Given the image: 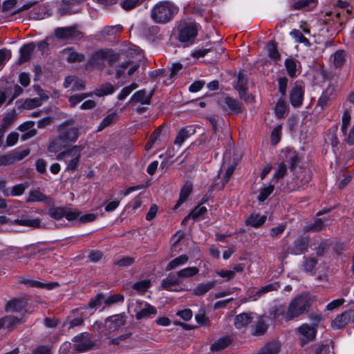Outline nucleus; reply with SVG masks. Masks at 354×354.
I'll use <instances>...</instances> for the list:
<instances>
[{
	"mask_svg": "<svg viewBox=\"0 0 354 354\" xmlns=\"http://www.w3.org/2000/svg\"><path fill=\"white\" fill-rule=\"evenodd\" d=\"M177 11V7L171 2L160 1L153 8L151 17L155 22L163 24L169 21Z\"/></svg>",
	"mask_w": 354,
	"mask_h": 354,
	"instance_id": "obj_2",
	"label": "nucleus"
},
{
	"mask_svg": "<svg viewBox=\"0 0 354 354\" xmlns=\"http://www.w3.org/2000/svg\"><path fill=\"white\" fill-rule=\"evenodd\" d=\"M141 0H124L120 3L122 8L125 10H130L140 4Z\"/></svg>",
	"mask_w": 354,
	"mask_h": 354,
	"instance_id": "obj_58",
	"label": "nucleus"
},
{
	"mask_svg": "<svg viewBox=\"0 0 354 354\" xmlns=\"http://www.w3.org/2000/svg\"><path fill=\"white\" fill-rule=\"evenodd\" d=\"M344 299H334L327 304L326 308L327 310L332 311L342 306L344 303Z\"/></svg>",
	"mask_w": 354,
	"mask_h": 354,
	"instance_id": "obj_64",
	"label": "nucleus"
},
{
	"mask_svg": "<svg viewBox=\"0 0 354 354\" xmlns=\"http://www.w3.org/2000/svg\"><path fill=\"white\" fill-rule=\"evenodd\" d=\"M55 34L57 38L62 39H74L81 37V32L75 27L57 28Z\"/></svg>",
	"mask_w": 354,
	"mask_h": 354,
	"instance_id": "obj_10",
	"label": "nucleus"
},
{
	"mask_svg": "<svg viewBox=\"0 0 354 354\" xmlns=\"http://www.w3.org/2000/svg\"><path fill=\"white\" fill-rule=\"evenodd\" d=\"M115 91V87L111 84L106 83L96 91L95 95L97 96H103L111 94Z\"/></svg>",
	"mask_w": 354,
	"mask_h": 354,
	"instance_id": "obj_49",
	"label": "nucleus"
},
{
	"mask_svg": "<svg viewBox=\"0 0 354 354\" xmlns=\"http://www.w3.org/2000/svg\"><path fill=\"white\" fill-rule=\"evenodd\" d=\"M15 223L19 224L24 226H29L32 227H39L40 226V220L39 218L35 219H16L14 221Z\"/></svg>",
	"mask_w": 354,
	"mask_h": 354,
	"instance_id": "obj_48",
	"label": "nucleus"
},
{
	"mask_svg": "<svg viewBox=\"0 0 354 354\" xmlns=\"http://www.w3.org/2000/svg\"><path fill=\"white\" fill-rule=\"evenodd\" d=\"M20 322V319L15 316L10 315L0 319V328H12L15 325Z\"/></svg>",
	"mask_w": 354,
	"mask_h": 354,
	"instance_id": "obj_31",
	"label": "nucleus"
},
{
	"mask_svg": "<svg viewBox=\"0 0 354 354\" xmlns=\"http://www.w3.org/2000/svg\"><path fill=\"white\" fill-rule=\"evenodd\" d=\"M198 29L195 23L185 22L178 26V39L180 42H193L197 35Z\"/></svg>",
	"mask_w": 354,
	"mask_h": 354,
	"instance_id": "obj_5",
	"label": "nucleus"
},
{
	"mask_svg": "<svg viewBox=\"0 0 354 354\" xmlns=\"http://www.w3.org/2000/svg\"><path fill=\"white\" fill-rule=\"evenodd\" d=\"M279 288V285L278 283H270L267 286L261 287L259 290L256 292V295H254V300H257L261 295L266 294L270 291L277 290Z\"/></svg>",
	"mask_w": 354,
	"mask_h": 354,
	"instance_id": "obj_36",
	"label": "nucleus"
},
{
	"mask_svg": "<svg viewBox=\"0 0 354 354\" xmlns=\"http://www.w3.org/2000/svg\"><path fill=\"white\" fill-rule=\"evenodd\" d=\"M73 341L74 342V348L78 353L88 351L95 346L96 342L86 333L76 335L73 339Z\"/></svg>",
	"mask_w": 354,
	"mask_h": 354,
	"instance_id": "obj_6",
	"label": "nucleus"
},
{
	"mask_svg": "<svg viewBox=\"0 0 354 354\" xmlns=\"http://www.w3.org/2000/svg\"><path fill=\"white\" fill-rule=\"evenodd\" d=\"M124 301V296L122 294H116L114 295H111L108 297L104 299V303L106 305H110L112 304L122 302Z\"/></svg>",
	"mask_w": 354,
	"mask_h": 354,
	"instance_id": "obj_62",
	"label": "nucleus"
},
{
	"mask_svg": "<svg viewBox=\"0 0 354 354\" xmlns=\"http://www.w3.org/2000/svg\"><path fill=\"white\" fill-rule=\"evenodd\" d=\"M234 171V167L233 165H230L227 169L225 171V174L223 175L222 178L221 183H215V186L218 187V189H223L224 186L229 181L231 176L232 175L233 172Z\"/></svg>",
	"mask_w": 354,
	"mask_h": 354,
	"instance_id": "obj_45",
	"label": "nucleus"
},
{
	"mask_svg": "<svg viewBox=\"0 0 354 354\" xmlns=\"http://www.w3.org/2000/svg\"><path fill=\"white\" fill-rule=\"evenodd\" d=\"M351 316L348 312L346 311L341 315L337 316L332 322V326L335 328H344L350 320Z\"/></svg>",
	"mask_w": 354,
	"mask_h": 354,
	"instance_id": "obj_24",
	"label": "nucleus"
},
{
	"mask_svg": "<svg viewBox=\"0 0 354 354\" xmlns=\"http://www.w3.org/2000/svg\"><path fill=\"white\" fill-rule=\"evenodd\" d=\"M279 350V343L274 341L266 344L257 354H277Z\"/></svg>",
	"mask_w": 354,
	"mask_h": 354,
	"instance_id": "obj_27",
	"label": "nucleus"
},
{
	"mask_svg": "<svg viewBox=\"0 0 354 354\" xmlns=\"http://www.w3.org/2000/svg\"><path fill=\"white\" fill-rule=\"evenodd\" d=\"M26 305V301L24 299H13L6 304V310L8 313L19 312L25 308Z\"/></svg>",
	"mask_w": 354,
	"mask_h": 354,
	"instance_id": "obj_15",
	"label": "nucleus"
},
{
	"mask_svg": "<svg viewBox=\"0 0 354 354\" xmlns=\"http://www.w3.org/2000/svg\"><path fill=\"white\" fill-rule=\"evenodd\" d=\"M82 147L75 145L68 150L59 153L57 159L66 164V170L74 171L77 169L81 158Z\"/></svg>",
	"mask_w": 354,
	"mask_h": 354,
	"instance_id": "obj_3",
	"label": "nucleus"
},
{
	"mask_svg": "<svg viewBox=\"0 0 354 354\" xmlns=\"http://www.w3.org/2000/svg\"><path fill=\"white\" fill-rule=\"evenodd\" d=\"M122 30V26L120 24L114 26H106L102 29L101 33L104 35H112L116 32H121Z\"/></svg>",
	"mask_w": 354,
	"mask_h": 354,
	"instance_id": "obj_51",
	"label": "nucleus"
},
{
	"mask_svg": "<svg viewBox=\"0 0 354 354\" xmlns=\"http://www.w3.org/2000/svg\"><path fill=\"white\" fill-rule=\"evenodd\" d=\"M41 105V100L39 98L27 99L24 106L28 109H34Z\"/></svg>",
	"mask_w": 354,
	"mask_h": 354,
	"instance_id": "obj_63",
	"label": "nucleus"
},
{
	"mask_svg": "<svg viewBox=\"0 0 354 354\" xmlns=\"http://www.w3.org/2000/svg\"><path fill=\"white\" fill-rule=\"evenodd\" d=\"M310 305L311 301L307 295H298L290 301L285 315L286 319L291 320L304 314L308 311Z\"/></svg>",
	"mask_w": 354,
	"mask_h": 354,
	"instance_id": "obj_1",
	"label": "nucleus"
},
{
	"mask_svg": "<svg viewBox=\"0 0 354 354\" xmlns=\"http://www.w3.org/2000/svg\"><path fill=\"white\" fill-rule=\"evenodd\" d=\"M28 183H20L18 185H16L13 186L11 189V190L9 189L8 192V196H19L22 195L25 190L28 188Z\"/></svg>",
	"mask_w": 354,
	"mask_h": 354,
	"instance_id": "obj_40",
	"label": "nucleus"
},
{
	"mask_svg": "<svg viewBox=\"0 0 354 354\" xmlns=\"http://www.w3.org/2000/svg\"><path fill=\"white\" fill-rule=\"evenodd\" d=\"M252 319L253 317L250 313H241L236 316L234 319V326L236 328L241 329L250 324Z\"/></svg>",
	"mask_w": 354,
	"mask_h": 354,
	"instance_id": "obj_20",
	"label": "nucleus"
},
{
	"mask_svg": "<svg viewBox=\"0 0 354 354\" xmlns=\"http://www.w3.org/2000/svg\"><path fill=\"white\" fill-rule=\"evenodd\" d=\"M115 115V113H112L105 117L98 127L97 131H101L106 127L110 125L114 120Z\"/></svg>",
	"mask_w": 354,
	"mask_h": 354,
	"instance_id": "obj_60",
	"label": "nucleus"
},
{
	"mask_svg": "<svg viewBox=\"0 0 354 354\" xmlns=\"http://www.w3.org/2000/svg\"><path fill=\"white\" fill-rule=\"evenodd\" d=\"M195 133V129L192 126L182 128L178 133L174 144L180 146L185 140Z\"/></svg>",
	"mask_w": 354,
	"mask_h": 354,
	"instance_id": "obj_16",
	"label": "nucleus"
},
{
	"mask_svg": "<svg viewBox=\"0 0 354 354\" xmlns=\"http://www.w3.org/2000/svg\"><path fill=\"white\" fill-rule=\"evenodd\" d=\"M287 168L284 163H280L278 168L273 174V178L279 180L282 178L286 174Z\"/></svg>",
	"mask_w": 354,
	"mask_h": 354,
	"instance_id": "obj_61",
	"label": "nucleus"
},
{
	"mask_svg": "<svg viewBox=\"0 0 354 354\" xmlns=\"http://www.w3.org/2000/svg\"><path fill=\"white\" fill-rule=\"evenodd\" d=\"M282 127L281 124H278L275 127L271 133V142L273 145H277L281 138V132Z\"/></svg>",
	"mask_w": 354,
	"mask_h": 354,
	"instance_id": "obj_57",
	"label": "nucleus"
},
{
	"mask_svg": "<svg viewBox=\"0 0 354 354\" xmlns=\"http://www.w3.org/2000/svg\"><path fill=\"white\" fill-rule=\"evenodd\" d=\"M47 198L46 196L39 190H31L29 192L27 202H43Z\"/></svg>",
	"mask_w": 354,
	"mask_h": 354,
	"instance_id": "obj_37",
	"label": "nucleus"
},
{
	"mask_svg": "<svg viewBox=\"0 0 354 354\" xmlns=\"http://www.w3.org/2000/svg\"><path fill=\"white\" fill-rule=\"evenodd\" d=\"M137 87L138 85L136 84H131V85L123 88L118 95V99L119 100H124Z\"/></svg>",
	"mask_w": 354,
	"mask_h": 354,
	"instance_id": "obj_53",
	"label": "nucleus"
},
{
	"mask_svg": "<svg viewBox=\"0 0 354 354\" xmlns=\"http://www.w3.org/2000/svg\"><path fill=\"white\" fill-rule=\"evenodd\" d=\"M73 120H68L59 127V140L64 144L74 143L79 137V129L77 127H67L68 124H73Z\"/></svg>",
	"mask_w": 354,
	"mask_h": 354,
	"instance_id": "obj_4",
	"label": "nucleus"
},
{
	"mask_svg": "<svg viewBox=\"0 0 354 354\" xmlns=\"http://www.w3.org/2000/svg\"><path fill=\"white\" fill-rule=\"evenodd\" d=\"M21 282L30 287L44 288L46 290H51L56 286H58L57 283H43L30 278H21Z\"/></svg>",
	"mask_w": 354,
	"mask_h": 354,
	"instance_id": "obj_14",
	"label": "nucleus"
},
{
	"mask_svg": "<svg viewBox=\"0 0 354 354\" xmlns=\"http://www.w3.org/2000/svg\"><path fill=\"white\" fill-rule=\"evenodd\" d=\"M330 224L329 220L326 218H317L315 222L304 228L305 232H319L326 225Z\"/></svg>",
	"mask_w": 354,
	"mask_h": 354,
	"instance_id": "obj_23",
	"label": "nucleus"
},
{
	"mask_svg": "<svg viewBox=\"0 0 354 354\" xmlns=\"http://www.w3.org/2000/svg\"><path fill=\"white\" fill-rule=\"evenodd\" d=\"M290 35L295 39L296 42L304 44L306 46H310L309 40L299 30L294 29L290 32Z\"/></svg>",
	"mask_w": 354,
	"mask_h": 354,
	"instance_id": "obj_44",
	"label": "nucleus"
},
{
	"mask_svg": "<svg viewBox=\"0 0 354 354\" xmlns=\"http://www.w3.org/2000/svg\"><path fill=\"white\" fill-rule=\"evenodd\" d=\"M64 86L68 88L71 86L73 90L80 91L84 88V84L82 81H79L73 76H68L65 79Z\"/></svg>",
	"mask_w": 354,
	"mask_h": 354,
	"instance_id": "obj_30",
	"label": "nucleus"
},
{
	"mask_svg": "<svg viewBox=\"0 0 354 354\" xmlns=\"http://www.w3.org/2000/svg\"><path fill=\"white\" fill-rule=\"evenodd\" d=\"M50 216L56 219V220H60L63 218L65 216V208L62 207H56L53 208L49 212Z\"/></svg>",
	"mask_w": 354,
	"mask_h": 354,
	"instance_id": "obj_55",
	"label": "nucleus"
},
{
	"mask_svg": "<svg viewBox=\"0 0 354 354\" xmlns=\"http://www.w3.org/2000/svg\"><path fill=\"white\" fill-rule=\"evenodd\" d=\"M153 92L147 93L145 90H139L131 97L129 103L149 104Z\"/></svg>",
	"mask_w": 354,
	"mask_h": 354,
	"instance_id": "obj_13",
	"label": "nucleus"
},
{
	"mask_svg": "<svg viewBox=\"0 0 354 354\" xmlns=\"http://www.w3.org/2000/svg\"><path fill=\"white\" fill-rule=\"evenodd\" d=\"M235 88L239 92L240 95L247 89V79L242 74H239L238 76L237 82L234 85Z\"/></svg>",
	"mask_w": 354,
	"mask_h": 354,
	"instance_id": "obj_46",
	"label": "nucleus"
},
{
	"mask_svg": "<svg viewBox=\"0 0 354 354\" xmlns=\"http://www.w3.org/2000/svg\"><path fill=\"white\" fill-rule=\"evenodd\" d=\"M276 116L279 118H283L288 113V105L282 98L279 99L276 104L274 109Z\"/></svg>",
	"mask_w": 354,
	"mask_h": 354,
	"instance_id": "obj_26",
	"label": "nucleus"
},
{
	"mask_svg": "<svg viewBox=\"0 0 354 354\" xmlns=\"http://www.w3.org/2000/svg\"><path fill=\"white\" fill-rule=\"evenodd\" d=\"M12 158V162L19 161L26 157L30 153L28 149L23 150L15 149L10 152Z\"/></svg>",
	"mask_w": 354,
	"mask_h": 354,
	"instance_id": "obj_47",
	"label": "nucleus"
},
{
	"mask_svg": "<svg viewBox=\"0 0 354 354\" xmlns=\"http://www.w3.org/2000/svg\"><path fill=\"white\" fill-rule=\"evenodd\" d=\"M207 212V208L205 206L198 205L190 213L188 214L183 221V223L185 222L189 218L193 219H197L201 218Z\"/></svg>",
	"mask_w": 354,
	"mask_h": 354,
	"instance_id": "obj_34",
	"label": "nucleus"
},
{
	"mask_svg": "<svg viewBox=\"0 0 354 354\" xmlns=\"http://www.w3.org/2000/svg\"><path fill=\"white\" fill-rule=\"evenodd\" d=\"M113 56V54L111 50L102 49L93 55L91 62L94 65H102L105 61L112 62L113 60L112 59Z\"/></svg>",
	"mask_w": 354,
	"mask_h": 354,
	"instance_id": "obj_11",
	"label": "nucleus"
},
{
	"mask_svg": "<svg viewBox=\"0 0 354 354\" xmlns=\"http://www.w3.org/2000/svg\"><path fill=\"white\" fill-rule=\"evenodd\" d=\"M105 322L109 332H113L124 325L126 317L122 314L115 315L106 319Z\"/></svg>",
	"mask_w": 354,
	"mask_h": 354,
	"instance_id": "obj_12",
	"label": "nucleus"
},
{
	"mask_svg": "<svg viewBox=\"0 0 354 354\" xmlns=\"http://www.w3.org/2000/svg\"><path fill=\"white\" fill-rule=\"evenodd\" d=\"M64 53L66 55V59L68 62H81L84 59V56L71 48H67L64 50Z\"/></svg>",
	"mask_w": 354,
	"mask_h": 354,
	"instance_id": "obj_38",
	"label": "nucleus"
},
{
	"mask_svg": "<svg viewBox=\"0 0 354 354\" xmlns=\"http://www.w3.org/2000/svg\"><path fill=\"white\" fill-rule=\"evenodd\" d=\"M267 324L265 322L264 317H261L254 326L253 334L254 335H261L266 333Z\"/></svg>",
	"mask_w": 354,
	"mask_h": 354,
	"instance_id": "obj_41",
	"label": "nucleus"
},
{
	"mask_svg": "<svg viewBox=\"0 0 354 354\" xmlns=\"http://www.w3.org/2000/svg\"><path fill=\"white\" fill-rule=\"evenodd\" d=\"M64 217L69 221L77 220L80 221V212L77 209H65Z\"/></svg>",
	"mask_w": 354,
	"mask_h": 354,
	"instance_id": "obj_59",
	"label": "nucleus"
},
{
	"mask_svg": "<svg viewBox=\"0 0 354 354\" xmlns=\"http://www.w3.org/2000/svg\"><path fill=\"white\" fill-rule=\"evenodd\" d=\"M224 103L230 112L239 113L241 111V104L238 100L230 97H226L224 99Z\"/></svg>",
	"mask_w": 354,
	"mask_h": 354,
	"instance_id": "obj_25",
	"label": "nucleus"
},
{
	"mask_svg": "<svg viewBox=\"0 0 354 354\" xmlns=\"http://www.w3.org/2000/svg\"><path fill=\"white\" fill-rule=\"evenodd\" d=\"M189 259L186 254H182L171 260L167 266V270H171L181 266L185 265Z\"/></svg>",
	"mask_w": 354,
	"mask_h": 354,
	"instance_id": "obj_29",
	"label": "nucleus"
},
{
	"mask_svg": "<svg viewBox=\"0 0 354 354\" xmlns=\"http://www.w3.org/2000/svg\"><path fill=\"white\" fill-rule=\"evenodd\" d=\"M266 216H259L258 214H251L245 220V225L253 227H259L266 221Z\"/></svg>",
	"mask_w": 354,
	"mask_h": 354,
	"instance_id": "obj_21",
	"label": "nucleus"
},
{
	"mask_svg": "<svg viewBox=\"0 0 354 354\" xmlns=\"http://www.w3.org/2000/svg\"><path fill=\"white\" fill-rule=\"evenodd\" d=\"M151 286V281L149 280H143L135 283L133 285V288L138 292H145Z\"/></svg>",
	"mask_w": 354,
	"mask_h": 354,
	"instance_id": "obj_56",
	"label": "nucleus"
},
{
	"mask_svg": "<svg viewBox=\"0 0 354 354\" xmlns=\"http://www.w3.org/2000/svg\"><path fill=\"white\" fill-rule=\"evenodd\" d=\"M35 48V44L34 43H28L24 44L19 50L20 56L19 58V63H24L28 62L32 52Z\"/></svg>",
	"mask_w": 354,
	"mask_h": 354,
	"instance_id": "obj_17",
	"label": "nucleus"
},
{
	"mask_svg": "<svg viewBox=\"0 0 354 354\" xmlns=\"http://www.w3.org/2000/svg\"><path fill=\"white\" fill-rule=\"evenodd\" d=\"M231 343V339L229 337H222L214 342L210 346L212 351H220L227 347Z\"/></svg>",
	"mask_w": 354,
	"mask_h": 354,
	"instance_id": "obj_28",
	"label": "nucleus"
},
{
	"mask_svg": "<svg viewBox=\"0 0 354 354\" xmlns=\"http://www.w3.org/2000/svg\"><path fill=\"white\" fill-rule=\"evenodd\" d=\"M216 285L215 281H208L198 284L192 290V294L196 296H201L212 289Z\"/></svg>",
	"mask_w": 354,
	"mask_h": 354,
	"instance_id": "obj_22",
	"label": "nucleus"
},
{
	"mask_svg": "<svg viewBox=\"0 0 354 354\" xmlns=\"http://www.w3.org/2000/svg\"><path fill=\"white\" fill-rule=\"evenodd\" d=\"M199 270L196 267H187L179 270L177 272V277L179 278L192 277L198 274Z\"/></svg>",
	"mask_w": 354,
	"mask_h": 354,
	"instance_id": "obj_39",
	"label": "nucleus"
},
{
	"mask_svg": "<svg viewBox=\"0 0 354 354\" xmlns=\"http://www.w3.org/2000/svg\"><path fill=\"white\" fill-rule=\"evenodd\" d=\"M90 95L91 93H80L71 95L68 99L70 106L71 107L75 106L77 104Z\"/></svg>",
	"mask_w": 354,
	"mask_h": 354,
	"instance_id": "obj_52",
	"label": "nucleus"
},
{
	"mask_svg": "<svg viewBox=\"0 0 354 354\" xmlns=\"http://www.w3.org/2000/svg\"><path fill=\"white\" fill-rule=\"evenodd\" d=\"M16 119V113L14 110L8 112L3 117L0 130L3 132Z\"/></svg>",
	"mask_w": 354,
	"mask_h": 354,
	"instance_id": "obj_35",
	"label": "nucleus"
},
{
	"mask_svg": "<svg viewBox=\"0 0 354 354\" xmlns=\"http://www.w3.org/2000/svg\"><path fill=\"white\" fill-rule=\"evenodd\" d=\"M345 53L344 50H337L333 55V64L336 68L341 67L345 62Z\"/></svg>",
	"mask_w": 354,
	"mask_h": 354,
	"instance_id": "obj_42",
	"label": "nucleus"
},
{
	"mask_svg": "<svg viewBox=\"0 0 354 354\" xmlns=\"http://www.w3.org/2000/svg\"><path fill=\"white\" fill-rule=\"evenodd\" d=\"M304 89L301 83L296 82L290 93V100L294 107L301 106L304 100Z\"/></svg>",
	"mask_w": 354,
	"mask_h": 354,
	"instance_id": "obj_9",
	"label": "nucleus"
},
{
	"mask_svg": "<svg viewBox=\"0 0 354 354\" xmlns=\"http://www.w3.org/2000/svg\"><path fill=\"white\" fill-rule=\"evenodd\" d=\"M66 144H64L62 142V140H59V137L58 136L57 138L53 140L49 146H48V150L51 152H57L61 150V149L64 147H65Z\"/></svg>",
	"mask_w": 354,
	"mask_h": 354,
	"instance_id": "obj_54",
	"label": "nucleus"
},
{
	"mask_svg": "<svg viewBox=\"0 0 354 354\" xmlns=\"http://www.w3.org/2000/svg\"><path fill=\"white\" fill-rule=\"evenodd\" d=\"M308 245V241L305 238H301L297 239L294 244L292 249V253L294 254H299L306 250Z\"/></svg>",
	"mask_w": 354,
	"mask_h": 354,
	"instance_id": "obj_32",
	"label": "nucleus"
},
{
	"mask_svg": "<svg viewBox=\"0 0 354 354\" xmlns=\"http://www.w3.org/2000/svg\"><path fill=\"white\" fill-rule=\"evenodd\" d=\"M192 190V185L190 183H186L181 188L179 199L174 207V209H177L184 202L186 201Z\"/></svg>",
	"mask_w": 354,
	"mask_h": 354,
	"instance_id": "obj_19",
	"label": "nucleus"
},
{
	"mask_svg": "<svg viewBox=\"0 0 354 354\" xmlns=\"http://www.w3.org/2000/svg\"><path fill=\"white\" fill-rule=\"evenodd\" d=\"M179 280L175 276H168L162 281L161 286L163 289L169 291H178Z\"/></svg>",
	"mask_w": 354,
	"mask_h": 354,
	"instance_id": "obj_18",
	"label": "nucleus"
},
{
	"mask_svg": "<svg viewBox=\"0 0 354 354\" xmlns=\"http://www.w3.org/2000/svg\"><path fill=\"white\" fill-rule=\"evenodd\" d=\"M136 318L138 320L148 319L157 314L156 308L145 301H136L134 306Z\"/></svg>",
	"mask_w": 354,
	"mask_h": 354,
	"instance_id": "obj_7",
	"label": "nucleus"
},
{
	"mask_svg": "<svg viewBox=\"0 0 354 354\" xmlns=\"http://www.w3.org/2000/svg\"><path fill=\"white\" fill-rule=\"evenodd\" d=\"M43 252L42 251H40L39 250H31L30 252L26 253V254L21 256L19 259L21 260H25V261H22L21 263L24 264H28V261H31L32 259H39L40 255L39 253Z\"/></svg>",
	"mask_w": 354,
	"mask_h": 354,
	"instance_id": "obj_43",
	"label": "nucleus"
},
{
	"mask_svg": "<svg viewBox=\"0 0 354 354\" xmlns=\"http://www.w3.org/2000/svg\"><path fill=\"white\" fill-rule=\"evenodd\" d=\"M285 66L288 75L295 77L297 75V61L292 57H288L285 60Z\"/></svg>",
	"mask_w": 354,
	"mask_h": 354,
	"instance_id": "obj_33",
	"label": "nucleus"
},
{
	"mask_svg": "<svg viewBox=\"0 0 354 354\" xmlns=\"http://www.w3.org/2000/svg\"><path fill=\"white\" fill-rule=\"evenodd\" d=\"M298 333L299 339L301 346H304L308 342L314 340L317 330L315 327L304 324L296 329Z\"/></svg>",
	"mask_w": 354,
	"mask_h": 354,
	"instance_id": "obj_8",
	"label": "nucleus"
},
{
	"mask_svg": "<svg viewBox=\"0 0 354 354\" xmlns=\"http://www.w3.org/2000/svg\"><path fill=\"white\" fill-rule=\"evenodd\" d=\"M274 190V185L269 184L267 186L261 188L259 192L258 199L259 201H264L272 193Z\"/></svg>",
	"mask_w": 354,
	"mask_h": 354,
	"instance_id": "obj_50",
	"label": "nucleus"
}]
</instances>
